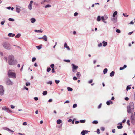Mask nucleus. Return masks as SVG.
Returning <instances> with one entry per match:
<instances>
[{"instance_id":"1","label":"nucleus","mask_w":135,"mask_h":135,"mask_svg":"<svg viewBox=\"0 0 135 135\" xmlns=\"http://www.w3.org/2000/svg\"><path fill=\"white\" fill-rule=\"evenodd\" d=\"M14 56L12 55H10L8 57V62L10 65H13L16 63V61L14 60Z\"/></svg>"},{"instance_id":"2","label":"nucleus","mask_w":135,"mask_h":135,"mask_svg":"<svg viewBox=\"0 0 135 135\" xmlns=\"http://www.w3.org/2000/svg\"><path fill=\"white\" fill-rule=\"evenodd\" d=\"M2 45L4 48L6 49L9 50L11 49L10 44L7 42H4L2 44Z\"/></svg>"},{"instance_id":"3","label":"nucleus","mask_w":135,"mask_h":135,"mask_svg":"<svg viewBox=\"0 0 135 135\" xmlns=\"http://www.w3.org/2000/svg\"><path fill=\"white\" fill-rule=\"evenodd\" d=\"M8 75L9 77L15 78L16 77V74L15 73L9 71L8 73Z\"/></svg>"},{"instance_id":"4","label":"nucleus","mask_w":135,"mask_h":135,"mask_svg":"<svg viewBox=\"0 0 135 135\" xmlns=\"http://www.w3.org/2000/svg\"><path fill=\"white\" fill-rule=\"evenodd\" d=\"M4 93V90L3 88V86L0 85V95H2Z\"/></svg>"},{"instance_id":"5","label":"nucleus","mask_w":135,"mask_h":135,"mask_svg":"<svg viewBox=\"0 0 135 135\" xmlns=\"http://www.w3.org/2000/svg\"><path fill=\"white\" fill-rule=\"evenodd\" d=\"M72 71L73 72H76V70L78 68V66H77L75 65L74 64H72Z\"/></svg>"},{"instance_id":"6","label":"nucleus","mask_w":135,"mask_h":135,"mask_svg":"<svg viewBox=\"0 0 135 135\" xmlns=\"http://www.w3.org/2000/svg\"><path fill=\"white\" fill-rule=\"evenodd\" d=\"M2 109L3 110L5 111L8 113L9 112H12L7 107L5 106L3 107Z\"/></svg>"},{"instance_id":"7","label":"nucleus","mask_w":135,"mask_h":135,"mask_svg":"<svg viewBox=\"0 0 135 135\" xmlns=\"http://www.w3.org/2000/svg\"><path fill=\"white\" fill-rule=\"evenodd\" d=\"M33 1L31 0L30 1V3L28 6V8L30 10L32 9V4Z\"/></svg>"},{"instance_id":"8","label":"nucleus","mask_w":135,"mask_h":135,"mask_svg":"<svg viewBox=\"0 0 135 135\" xmlns=\"http://www.w3.org/2000/svg\"><path fill=\"white\" fill-rule=\"evenodd\" d=\"M6 84L8 85H12L13 83L9 79H8L6 82Z\"/></svg>"},{"instance_id":"9","label":"nucleus","mask_w":135,"mask_h":135,"mask_svg":"<svg viewBox=\"0 0 135 135\" xmlns=\"http://www.w3.org/2000/svg\"><path fill=\"white\" fill-rule=\"evenodd\" d=\"M128 106L131 108L132 109H134V105L133 103L132 102H130L129 104V105Z\"/></svg>"},{"instance_id":"10","label":"nucleus","mask_w":135,"mask_h":135,"mask_svg":"<svg viewBox=\"0 0 135 135\" xmlns=\"http://www.w3.org/2000/svg\"><path fill=\"white\" fill-rule=\"evenodd\" d=\"M118 125L117 126V128L118 129H121L123 128V126L122 125V123H119L118 124Z\"/></svg>"},{"instance_id":"11","label":"nucleus","mask_w":135,"mask_h":135,"mask_svg":"<svg viewBox=\"0 0 135 135\" xmlns=\"http://www.w3.org/2000/svg\"><path fill=\"white\" fill-rule=\"evenodd\" d=\"M127 112L128 113H131L132 112H131V111L133 109H131V108H130L128 106L127 107Z\"/></svg>"},{"instance_id":"12","label":"nucleus","mask_w":135,"mask_h":135,"mask_svg":"<svg viewBox=\"0 0 135 135\" xmlns=\"http://www.w3.org/2000/svg\"><path fill=\"white\" fill-rule=\"evenodd\" d=\"M64 48H67L68 50H70V49L69 47L68 46L67 44L65 42L64 45Z\"/></svg>"},{"instance_id":"13","label":"nucleus","mask_w":135,"mask_h":135,"mask_svg":"<svg viewBox=\"0 0 135 135\" xmlns=\"http://www.w3.org/2000/svg\"><path fill=\"white\" fill-rule=\"evenodd\" d=\"M112 21L114 23H116L117 21V18H115V17L112 18L111 19Z\"/></svg>"},{"instance_id":"14","label":"nucleus","mask_w":135,"mask_h":135,"mask_svg":"<svg viewBox=\"0 0 135 135\" xmlns=\"http://www.w3.org/2000/svg\"><path fill=\"white\" fill-rule=\"evenodd\" d=\"M113 103L112 102L111 100H109L108 101H107L106 102V104L108 105H110V104H113Z\"/></svg>"},{"instance_id":"15","label":"nucleus","mask_w":135,"mask_h":135,"mask_svg":"<svg viewBox=\"0 0 135 135\" xmlns=\"http://www.w3.org/2000/svg\"><path fill=\"white\" fill-rule=\"evenodd\" d=\"M16 12L17 13H19L21 11V9L19 8L16 7Z\"/></svg>"},{"instance_id":"16","label":"nucleus","mask_w":135,"mask_h":135,"mask_svg":"<svg viewBox=\"0 0 135 135\" xmlns=\"http://www.w3.org/2000/svg\"><path fill=\"white\" fill-rule=\"evenodd\" d=\"M50 1V0H44L43 1L41 2V4H42L44 3V2H49Z\"/></svg>"},{"instance_id":"17","label":"nucleus","mask_w":135,"mask_h":135,"mask_svg":"<svg viewBox=\"0 0 135 135\" xmlns=\"http://www.w3.org/2000/svg\"><path fill=\"white\" fill-rule=\"evenodd\" d=\"M131 120L134 121L135 120V118L133 115H132L131 116Z\"/></svg>"},{"instance_id":"18","label":"nucleus","mask_w":135,"mask_h":135,"mask_svg":"<svg viewBox=\"0 0 135 135\" xmlns=\"http://www.w3.org/2000/svg\"><path fill=\"white\" fill-rule=\"evenodd\" d=\"M102 43L103 44V46L104 47H105L107 45V42H105L104 41H103L102 42Z\"/></svg>"},{"instance_id":"19","label":"nucleus","mask_w":135,"mask_h":135,"mask_svg":"<svg viewBox=\"0 0 135 135\" xmlns=\"http://www.w3.org/2000/svg\"><path fill=\"white\" fill-rule=\"evenodd\" d=\"M43 39L45 41H47V36L45 35H44L43 37Z\"/></svg>"},{"instance_id":"20","label":"nucleus","mask_w":135,"mask_h":135,"mask_svg":"<svg viewBox=\"0 0 135 135\" xmlns=\"http://www.w3.org/2000/svg\"><path fill=\"white\" fill-rule=\"evenodd\" d=\"M31 22L32 23H34L36 21V19L34 18H32L31 19Z\"/></svg>"},{"instance_id":"21","label":"nucleus","mask_w":135,"mask_h":135,"mask_svg":"<svg viewBox=\"0 0 135 135\" xmlns=\"http://www.w3.org/2000/svg\"><path fill=\"white\" fill-rule=\"evenodd\" d=\"M15 36V34L12 33H9L8 34V36L9 37H13Z\"/></svg>"},{"instance_id":"22","label":"nucleus","mask_w":135,"mask_h":135,"mask_svg":"<svg viewBox=\"0 0 135 135\" xmlns=\"http://www.w3.org/2000/svg\"><path fill=\"white\" fill-rule=\"evenodd\" d=\"M115 74V72L114 71H112L111 72V73L110 74V76L111 77H113V76Z\"/></svg>"},{"instance_id":"23","label":"nucleus","mask_w":135,"mask_h":135,"mask_svg":"<svg viewBox=\"0 0 135 135\" xmlns=\"http://www.w3.org/2000/svg\"><path fill=\"white\" fill-rule=\"evenodd\" d=\"M34 32H36L42 33V31L40 30H34Z\"/></svg>"},{"instance_id":"24","label":"nucleus","mask_w":135,"mask_h":135,"mask_svg":"<svg viewBox=\"0 0 135 135\" xmlns=\"http://www.w3.org/2000/svg\"><path fill=\"white\" fill-rule=\"evenodd\" d=\"M131 86V85H130L127 86L126 89V90L127 91H128L129 90H130L131 89V88L130 87V86Z\"/></svg>"},{"instance_id":"25","label":"nucleus","mask_w":135,"mask_h":135,"mask_svg":"<svg viewBox=\"0 0 135 135\" xmlns=\"http://www.w3.org/2000/svg\"><path fill=\"white\" fill-rule=\"evenodd\" d=\"M101 17L100 16H98L97 17V20L98 21H100L101 20Z\"/></svg>"},{"instance_id":"26","label":"nucleus","mask_w":135,"mask_h":135,"mask_svg":"<svg viewBox=\"0 0 135 135\" xmlns=\"http://www.w3.org/2000/svg\"><path fill=\"white\" fill-rule=\"evenodd\" d=\"M117 11H115L113 15V17H115V15L117 14Z\"/></svg>"},{"instance_id":"27","label":"nucleus","mask_w":135,"mask_h":135,"mask_svg":"<svg viewBox=\"0 0 135 135\" xmlns=\"http://www.w3.org/2000/svg\"><path fill=\"white\" fill-rule=\"evenodd\" d=\"M101 19L103 22H104V23H106V22H106L105 21V18H104V16H102L101 17Z\"/></svg>"},{"instance_id":"28","label":"nucleus","mask_w":135,"mask_h":135,"mask_svg":"<svg viewBox=\"0 0 135 135\" xmlns=\"http://www.w3.org/2000/svg\"><path fill=\"white\" fill-rule=\"evenodd\" d=\"M21 35L20 33H18L16 35L15 37L16 38H19L21 36Z\"/></svg>"},{"instance_id":"29","label":"nucleus","mask_w":135,"mask_h":135,"mask_svg":"<svg viewBox=\"0 0 135 135\" xmlns=\"http://www.w3.org/2000/svg\"><path fill=\"white\" fill-rule=\"evenodd\" d=\"M57 122L58 124H59L62 122V121L61 120L58 119L57 120Z\"/></svg>"},{"instance_id":"30","label":"nucleus","mask_w":135,"mask_h":135,"mask_svg":"<svg viewBox=\"0 0 135 135\" xmlns=\"http://www.w3.org/2000/svg\"><path fill=\"white\" fill-rule=\"evenodd\" d=\"M76 75H77V77L78 78H80V72H78L77 73Z\"/></svg>"},{"instance_id":"31","label":"nucleus","mask_w":135,"mask_h":135,"mask_svg":"<svg viewBox=\"0 0 135 135\" xmlns=\"http://www.w3.org/2000/svg\"><path fill=\"white\" fill-rule=\"evenodd\" d=\"M51 7V6L49 4H47L44 7L45 8H49Z\"/></svg>"},{"instance_id":"32","label":"nucleus","mask_w":135,"mask_h":135,"mask_svg":"<svg viewBox=\"0 0 135 135\" xmlns=\"http://www.w3.org/2000/svg\"><path fill=\"white\" fill-rule=\"evenodd\" d=\"M43 95H45L47 94V91H44L43 93Z\"/></svg>"},{"instance_id":"33","label":"nucleus","mask_w":135,"mask_h":135,"mask_svg":"<svg viewBox=\"0 0 135 135\" xmlns=\"http://www.w3.org/2000/svg\"><path fill=\"white\" fill-rule=\"evenodd\" d=\"M107 71V68L103 70V73L104 74H105Z\"/></svg>"},{"instance_id":"34","label":"nucleus","mask_w":135,"mask_h":135,"mask_svg":"<svg viewBox=\"0 0 135 135\" xmlns=\"http://www.w3.org/2000/svg\"><path fill=\"white\" fill-rule=\"evenodd\" d=\"M67 89H68V90L69 91H71L73 90V89L69 87H68L67 88Z\"/></svg>"},{"instance_id":"35","label":"nucleus","mask_w":135,"mask_h":135,"mask_svg":"<svg viewBox=\"0 0 135 135\" xmlns=\"http://www.w3.org/2000/svg\"><path fill=\"white\" fill-rule=\"evenodd\" d=\"M80 122L82 123H85V120H80Z\"/></svg>"},{"instance_id":"36","label":"nucleus","mask_w":135,"mask_h":135,"mask_svg":"<svg viewBox=\"0 0 135 135\" xmlns=\"http://www.w3.org/2000/svg\"><path fill=\"white\" fill-rule=\"evenodd\" d=\"M116 32L118 33H120L121 32V31L120 30L118 29H117L116 30Z\"/></svg>"},{"instance_id":"37","label":"nucleus","mask_w":135,"mask_h":135,"mask_svg":"<svg viewBox=\"0 0 135 135\" xmlns=\"http://www.w3.org/2000/svg\"><path fill=\"white\" fill-rule=\"evenodd\" d=\"M81 134L82 135H85V130L82 131L81 133Z\"/></svg>"},{"instance_id":"38","label":"nucleus","mask_w":135,"mask_h":135,"mask_svg":"<svg viewBox=\"0 0 135 135\" xmlns=\"http://www.w3.org/2000/svg\"><path fill=\"white\" fill-rule=\"evenodd\" d=\"M98 123V122L97 121H96V120L92 122V123L93 124H97Z\"/></svg>"},{"instance_id":"39","label":"nucleus","mask_w":135,"mask_h":135,"mask_svg":"<svg viewBox=\"0 0 135 135\" xmlns=\"http://www.w3.org/2000/svg\"><path fill=\"white\" fill-rule=\"evenodd\" d=\"M77 106V105L76 104H74L73 106V108H75Z\"/></svg>"},{"instance_id":"40","label":"nucleus","mask_w":135,"mask_h":135,"mask_svg":"<svg viewBox=\"0 0 135 135\" xmlns=\"http://www.w3.org/2000/svg\"><path fill=\"white\" fill-rule=\"evenodd\" d=\"M30 85V84L29 82H27L26 83V85L27 86H28Z\"/></svg>"},{"instance_id":"41","label":"nucleus","mask_w":135,"mask_h":135,"mask_svg":"<svg viewBox=\"0 0 135 135\" xmlns=\"http://www.w3.org/2000/svg\"><path fill=\"white\" fill-rule=\"evenodd\" d=\"M36 47L37 48L38 50L40 49L41 48V46H37Z\"/></svg>"},{"instance_id":"42","label":"nucleus","mask_w":135,"mask_h":135,"mask_svg":"<svg viewBox=\"0 0 135 135\" xmlns=\"http://www.w3.org/2000/svg\"><path fill=\"white\" fill-rule=\"evenodd\" d=\"M5 23V21H1L0 23V24L1 25H3Z\"/></svg>"},{"instance_id":"43","label":"nucleus","mask_w":135,"mask_h":135,"mask_svg":"<svg viewBox=\"0 0 135 135\" xmlns=\"http://www.w3.org/2000/svg\"><path fill=\"white\" fill-rule=\"evenodd\" d=\"M36 60V58L35 57L33 58L32 59V62H34Z\"/></svg>"},{"instance_id":"44","label":"nucleus","mask_w":135,"mask_h":135,"mask_svg":"<svg viewBox=\"0 0 135 135\" xmlns=\"http://www.w3.org/2000/svg\"><path fill=\"white\" fill-rule=\"evenodd\" d=\"M60 81V80H55V82L57 84H58L59 83Z\"/></svg>"},{"instance_id":"45","label":"nucleus","mask_w":135,"mask_h":135,"mask_svg":"<svg viewBox=\"0 0 135 135\" xmlns=\"http://www.w3.org/2000/svg\"><path fill=\"white\" fill-rule=\"evenodd\" d=\"M52 82L51 81H50L47 82V84H50V85H51L52 84Z\"/></svg>"},{"instance_id":"46","label":"nucleus","mask_w":135,"mask_h":135,"mask_svg":"<svg viewBox=\"0 0 135 135\" xmlns=\"http://www.w3.org/2000/svg\"><path fill=\"white\" fill-rule=\"evenodd\" d=\"M102 46V43H100L98 44V46L99 47H100Z\"/></svg>"},{"instance_id":"47","label":"nucleus","mask_w":135,"mask_h":135,"mask_svg":"<svg viewBox=\"0 0 135 135\" xmlns=\"http://www.w3.org/2000/svg\"><path fill=\"white\" fill-rule=\"evenodd\" d=\"M34 99L36 101H37L38 99V97H35L34 98Z\"/></svg>"},{"instance_id":"48","label":"nucleus","mask_w":135,"mask_h":135,"mask_svg":"<svg viewBox=\"0 0 135 135\" xmlns=\"http://www.w3.org/2000/svg\"><path fill=\"white\" fill-rule=\"evenodd\" d=\"M51 70V69L50 68H47V72H49Z\"/></svg>"},{"instance_id":"49","label":"nucleus","mask_w":135,"mask_h":135,"mask_svg":"<svg viewBox=\"0 0 135 135\" xmlns=\"http://www.w3.org/2000/svg\"><path fill=\"white\" fill-rule=\"evenodd\" d=\"M27 123L26 122H24L22 124L24 126L27 125Z\"/></svg>"},{"instance_id":"50","label":"nucleus","mask_w":135,"mask_h":135,"mask_svg":"<svg viewBox=\"0 0 135 135\" xmlns=\"http://www.w3.org/2000/svg\"><path fill=\"white\" fill-rule=\"evenodd\" d=\"M97 133L98 134H100V130H99V129H97Z\"/></svg>"},{"instance_id":"51","label":"nucleus","mask_w":135,"mask_h":135,"mask_svg":"<svg viewBox=\"0 0 135 135\" xmlns=\"http://www.w3.org/2000/svg\"><path fill=\"white\" fill-rule=\"evenodd\" d=\"M54 64H52L51 65H50V67L52 68H54Z\"/></svg>"},{"instance_id":"52","label":"nucleus","mask_w":135,"mask_h":135,"mask_svg":"<svg viewBox=\"0 0 135 135\" xmlns=\"http://www.w3.org/2000/svg\"><path fill=\"white\" fill-rule=\"evenodd\" d=\"M127 124L128 125H129V126L130 125V121H129V120H128L127 121Z\"/></svg>"},{"instance_id":"53","label":"nucleus","mask_w":135,"mask_h":135,"mask_svg":"<svg viewBox=\"0 0 135 135\" xmlns=\"http://www.w3.org/2000/svg\"><path fill=\"white\" fill-rule=\"evenodd\" d=\"M104 17L105 20H107L108 18V17L106 15H104Z\"/></svg>"},{"instance_id":"54","label":"nucleus","mask_w":135,"mask_h":135,"mask_svg":"<svg viewBox=\"0 0 135 135\" xmlns=\"http://www.w3.org/2000/svg\"><path fill=\"white\" fill-rule=\"evenodd\" d=\"M8 20L10 21H14V19L11 18H9Z\"/></svg>"},{"instance_id":"55","label":"nucleus","mask_w":135,"mask_h":135,"mask_svg":"<svg viewBox=\"0 0 135 135\" xmlns=\"http://www.w3.org/2000/svg\"><path fill=\"white\" fill-rule=\"evenodd\" d=\"M105 128L104 127H102L101 128V130L103 131L104 130Z\"/></svg>"},{"instance_id":"56","label":"nucleus","mask_w":135,"mask_h":135,"mask_svg":"<svg viewBox=\"0 0 135 135\" xmlns=\"http://www.w3.org/2000/svg\"><path fill=\"white\" fill-rule=\"evenodd\" d=\"M93 82V80L92 79L90 80L89 81H88V83H89L91 84V83Z\"/></svg>"},{"instance_id":"57","label":"nucleus","mask_w":135,"mask_h":135,"mask_svg":"<svg viewBox=\"0 0 135 135\" xmlns=\"http://www.w3.org/2000/svg\"><path fill=\"white\" fill-rule=\"evenodd\" d=\"M73 79L74 80H76L77 79V78L76 77L74 76L73 78Z\"/></svg>"},{"instance_id":"58","label":"nucleus","mask_w":135,"mask_h":135,"mask_svg":"<svg viewBox=\"0 0 135 135\" xmlns=\"http://www.w3.org/2000/svg\"><path fill=\"white\" fill-rule=\"evenodd\" d=\"M131 121L132 124H135V120L134 121L133 120H131Z\"/></svg>"},{"instance_id":"59","label":"nucleus","mask_w":135,"mask_h":135,"mask_svg":"<svg viewBox=\"0 0 135 135\" xmlns=\"http://www.w3.org/2000/svg\"><path fill=\"white\" fill-rule=\"evenodd\" d=\"M6 129H5L6 130H7L8 131H10V129L9 128H5Z\"/></svg>"},{"instance_id":"60","label":"nucleus","mask_w":135,"mask_h":135,"mask_svg":"<svg viewBox=\"0 0 135 135\" xmlns=\"http://www.w3.org/2000/svg\"><path fill=\"white\" fill-rule=\"evenodd\" d=\"M123 15L125 17H128V15H126L124 13H123Z\"/></svg>"},{"instance_id":"61","label":"nucleus","mask_w":135,"mask_h":135,"mask_svg":"<svg viewBox=\"0 0 135 135\" xmlns=\"http://www.w3.org/2000/svg\"><path fill=\"white\" fill-rule=\"evenodd\" d=\"M101 105H102V104H101V103H100V104L98 106V109H99V108H100L101 107Z\"/></svg>"},{"instance_id":"62","label":"nucleus","mask_w":135,"mask_h":135,"mask_svg":"<svg viewBox=\"0 0 135 135\" xmlns=\"http://www.w3.org/2000/svg\"><path fill=\"white\" fill-rule=\"evenodd\" d=\"M15 107L14 105H11V107L12 109H13Z\"/></svg>"},{"instance_id":"63","label":"nucleus","mask_w":135,"mask_h":135,"mask_svg":"<svg viewBox=\"0 0 135 135\" xmlns=\"http://www.w3.org/2000/svg\"><path fill=\"white\" fill-rule=\"evenodd\" d=\"M64 61L67 62H69L70 61L69 60H65Z\"/></svg>"},{"instance_id":"64","label":"nucleus","mask_w":135,"mask_h":135,"mask_svg":"<svg viewBox=\"0 0 135 135\" xmlns=\"http://www.w3.org/2000/svg\"><path fill=\"white\" fill-rule=\"evenodd\" d=\"M52 73H55V71L54 70V68H52Z\"/></svg>"}]
</instances>
